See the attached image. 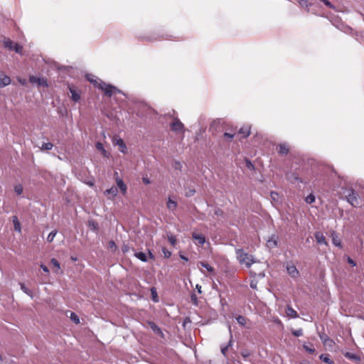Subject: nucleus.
Instances as JSON below:
<instances>
[{
    "label": "nucleus",
    "mask_w": 364,
    "mask_h": 364,
    "mask_svg": "<svg viewBox=\"0 0 364 364\" xmlns=\"http://www.w3.org/2000/svg\"><path fill=\"white\" fill-rule=\"evenodd\" d=\"M53 147V144L51 142L43 143L42 146L40 147L41 150L49 151L51 150Z\"/></svg>",
    "instance_id": "nucleus-27"
},
{
    "label": "nucleus",
    "mask_w": 364,
    "mask_h": 364,
    "mask_svg": "<svg viewBox=\"0 0 364 364\" xmlns=\"http://www.w3.org/2000/svg\"><path fill=\"white\" fill-rule=\"evenodd\" d=\"M196 193V191L194 189H189L188 191L186 192V197H191L193 196Z\"/></svg>",
    "instance_id": "nucleus-47"
},
{
    "label": "nucleus",
    "mask_w": 364,
    "mask_h": 364,
    "mask_svg": "<svg viewBox=\"0 0 364 364\" xmlns=\"http://www.w3.org/2000/svg\"><path fill=\"white\" fill-rule=\"evenodd\" d=\"M147 325L155 334L159 336L162 338H164V333H163L162 330L154 322L148 321Z\"/></svg>",
    "instance_id": "nucleus-8"
},
{
    "label": "nucleus",
    "mask_w": 364,
    "mask_h": 364,
    "mask_svg": "<svg viewBox=\"0 0 364 364\" xmlns=\"http://www.w3.org/2000/svg\"><path fill=\"white\" fill-rule=\"evenodd\" d=\"M191 297L192 301L194 304H196L197 303V296L194 294H193Z\"/></svg>",
    "instance_id": "nucleus-54"
},
{
    "label": "nucleus",
    "mask_w": 364,
    "mask_h": 364,
    "mask_svg": "<svg viewBox=\"0 0 364 364\" xmlns=\"http://www.w3.org/2000/svg\"><path fill=\"white\" fill-rule=\"evenodd\" d=\"M21 50H22V46H21L18 43H14V47H13V50H15V52L17 53H20L21 52Z\"/></svg>",
    "instance_id": "nucleus-41"
},
{
    "label": "nucleus",
    "mask_w": 364,
    "mask_h": 364,
    "mask_svg": "<svg viewBox=\"0 0 364 364\" xmlns=\"http://www.w3.org/2000/svg\"><path fill=\"white\" fill-rule=\"evenodd\" d=\"M236 320L239 324L244 326L246 323V318L243 316H238L236 318Z\"/></svg>",
    "instance_id": "nucleus-35"
},
{
    "label": "nucleus",
    "mask_w": 364,
    "mask_h": 364,
    "mask_svg": "<svg viewBox=\"0 0 364 364\" xmlns=\"http://www.w3.org/2000/svg\"><path fill=\"white\" fill-rule=\"evenodd\" d=\"M270 197L272 200L278 201L279 194L275 191L270 192Z\"/></svg>",
    "instance_id": "nucleus-40"
},
{
    "label": "nucleus",
    "mask_w": 364,
    "mask_h": 364,
    "mask_svg": "<svg viewBox=\"0 0 364 364\" xmlns=\"http://www.w3.org/2000/svg\"><path fill=\"white\" fill-rule=\"evenodd\" d=\"M162 252L164 253V257H166V258H169L171 255V252L170 251H168L167 249H166L165 247H164L162 249Z\"/></svg>",
    "instance_id": "nucleus-45"
},
{
    "label": "nucleus",
    "mask_w": 364,
    "mask_h": 364,
    "mask_svg": "<svg viewBox=\"0 0 364 364\" xmlns=\"http://www.w3.org/2000/svg\"><path fill=\"white\" fill-rule=\"evenodd\" d=\"M150 291H151V299H152L153 301H154L156 303L159 302V297H158L156 289L155 287H151Z\"/></svg>",
    "instance_id": "nucleus-25"
},
{
    "label": "nucleus",
    "mask_w": 364,
    "mask_h": 364,
    "mask_svg": "<svg viewBox=\"0 0 364 364\" xmlns=\"http://www.w3.org/2000/svg\"><path fill=\"white\" fill-rule=\"evenodd\" d=\"M201 288H202V287H201V286H200V285H199V284H197V285H196V289H197L198 292V293H200V294L202 292V291H201Z\"/></svg>",
    "instance_id": "nucleus-58"
},
{
    "label": "nucleus",
    "mask_w": 364,
    "mask_h": 364,
    "mask_svg": "<svg viewBox=\"0 0 364 364\" xmlns=\"http://www.w3.org/2000/svg\"><path fill=\"white\" fill-rule=\"evenodd\" d=\"M287 271L288 274L294 279H296L299 276V270L294 264H288L287 266Z\"/></svg>",
    "instance_id": "nucleus-9"
},
{
    "label": "nucleus",
    "mask_w": 364,
    "mask_h": 364,
    "mask_svg": "<svg viewBox=\"0 0 364 364\" xmlns=\"http://www.w3.org/2000/svg\"><path fill=\"white\" fill-rule=\"evenodd\" d=\"M299 4L301 6L306 7V8H308L309 6H311V4H309L307 0H300Z\"/></svg>",
    "instance_id": "nucleus-44"
},
{
    "label": "nucleus",
    "mask_w": 364,
    "mask_h": 364,
    "mask_svg": "<svg viewBox=\"0 0 364 364\" xmlns=\"http://www.w3.org/2000/svg\"><path fill=\"white\" fill-rule=\"evenodd\" d=\"M41 268L43 269V272H49V269L48 268L43 264H41Z\"/></svg>",
    "instance_id": "nucleus-52"
},
{
    "label": "nucleus",
    "mask_w": 364,
    "mask_h": 364,
    "mask_svg": "<svg viewBox=\"0 0 364 364\" xmlns=\"http://www.w3.org/2000/svg\"><path fill=\"white\" fill-rule=\"evenodd\" d=\"M347 262L349 264H350L352 267H355L356 266V262L353 259H351L350 257H348L347 258Z\"/></svg>",
    "instance_id": "nucleus-49"
},
{
    "label": "nucleus",
    "mask_w": 364,
    "mask_h": 364,
    "mask_svg": "<svg viewBox=\"0 0 364 364\" xmlns=\"http://www.w3.org/2000/svg\"><path fill=\"white\" fill-rule=\"evenodd\" d=\"M117 193H118V188L115 186H112L110 188L107 189L105 191V195L111 196V197L109 198L111 199H114L115 198V196L117 195Z\"/></svg>",
    "instance_id": "nucleus-17"
},
{
    "label": "nucleus",
    "mask_w": 364,
    "mask_h": 364,
    "mask_svg": "<svg viewBox=\"0 0 364 364\" xmlns=\"http://www.w3.org/2000/svg\"><path fill=\"white\" fill-rule=\"evenodd\" d=\"M109 248L112 250V251H115L117 250V245L114 242V241L113 240H110L109 242Z\"/></svg>",
    "instance_id": "nucleus-42"
},
{
    "label": "nucleus",
    "mask_w": 364,
    "mask_h": 364,
    "mask_svg": "<svg viewBox=\"0 0 364 364\" xmlns=\"http://www.w3.org/2000/svg\"><path fill=\"white\" fill-rule=\"evenodd\" d=\"M305 202L308 204H311L315 202V196L313 193H310L309 194L306 198H305Z\"/></svg>",
    "instance_id": "nucleus-30"
},
{
    "label": "nucleus",
    "mask_w": 364,
    "mask_h": 364,
    "mask_svg": "<svg viewBox=\"0 0 364 364\" xmlns=\"http://www.w3.org/2000/svg\"><path fill=\"white\" fill-rule=\"evenodd\" d=\"M303 348L308 353H311V354H313L315 353V349L312 347H309L308 345L306 344H304L303 345Z\"/></svg>",
    "instance_id": "nucleus-39"
},
{
    "label": "nucleus",
    "mask_w": 364,
    "mask_h": 364,
    "mask_svg": "<svg viewBox=\"0 0 364 364\" xmlns=\"http://www.w3.org/2000/svg\"><path fill=\"white\" fill-rule=\"evenodd\" d=\"M277 151L281 155H287L289 153L288 146L286 144H279Z\"/></svg>",
    "instance_id": "nucleus-19"
},
{
    "label": "nucleus",
    "mask_w": 364,
    "mask_h": 364,
    "mask_svg": "<svg viewBox=\"0 0 364 364\" xmlns=\"http://www.w3.org/2000/svg\"><path fill=\"white\" fill-rule=\"evenodd\" d=\"M228 329H229V332H230V340L228 341V343L227 345H221L220 346L221 353L225 357H227V351L228 350V349L230 348H231L232 346V344H233L232 330H231V326L230 325L228 326Z\"/></svg>",
    "instance_id": "nucleus-6"
},
{
    "label": "nucleus",
    "mask_w": 364,
    "mask_h": 364,
    "mask_svg": "<svg viewBox=\"0 0 364 364\" xmlns=\"http://www.w3.org/2000/svg\"><path fill=\"white\" fill-rule=\"evenodd\" d=\"M13 223H14V230L16 231L21 232V225H20L16 216L14 217Z\"/></svg>",
    "instance_id": "nucleus-29"
},
{
    "label": "nucleus",
    "mask_w": 364,
    "mask_h": 364,
    "mask_svg": "<svg viewBox=\"0 0 364 364\" xmlns=\"http://www.w3.org/2000/svg\"><path fill=\"white\" fill-rule=\"evenodd\" d=\"M89 227L95 230H97L98 229V225L95 221H90L89 222Z\"/></svg>",
    "instance_id": "nucleus-43"
},
{
    "label": "nucleus",
    "mask_w": 364,
    "mask_h": 364,
    "mask_svg": "<svg viewBox=\"0 0 364 364\" xmlns=\"http://www.w3.org/2000/svg\"><path fill=\"white\" fill-rule=\"evenodd\" d=\"M167 238L168 242L173 245L175 246L176 244V237L173 234H167Z\"/></svg>",
    "instance_id": "nucleus-31"
},
{
    "label": "nucleus",
    "mask_w": 364,
    "mask_h": 364,
    "mask_svg": "<svg viewBox=\"0 0 364 364\" xmlns=\"http://www.w3.org/2000/svg\"><path fill=\"white\" fill-rule=\"evenodd\" d=\"M286 314L291 318H297L299 315L297 312L290 306H287L286 308Z\"/></svg>",
    "instance_id": "nucleus-18"
},
{
    "label": "nucleus",
    "mask_w": 364,
    "mask_h": 364,
    "mask_svg": "<svg viewBox=\"0 0 364 364\" xmlns=\"http://www.w3.org/2000/svg\"><path fill=\"white\" fill-rule=\"evenodd\" d=\"M279 237L276 235H272L267 241V246L269 248H274L278 245Z\"/></svg>",
    "instance_id": "nucleus-12"
},
{
    "label": "nucleus",
    "mask_w": 364,
    "mask_h": 364,
    "mask_svg": "<svg viewBox=\"0 0 364 364\" xmlns=\"http://www.w3.org/2000/svg\"><path fill=\"white\" fill-rule=\"evenodd\" d=\"M69 90L71 93V99L73 102H77L80 99V92L73 86H69Z\"/></svg>",
    "instance_id": "nucleus-11"
},
{
    "label": "nucleus",
    "mask_w": 364,
    "mask_h": 364,
    "mask_svg": "<svg viewBox=\"0 0 364 364\" xmlns=\"http://www.w3.org/2000/svg\"><path fill=\"white\" fill-rule=\"evenodd\" d=\"M170 126L173 132H180L184 131V125L178 118H175Z\"/></svg>",
    "instance_id": "nucleus-7"
},
{
    "label": "nucleus",
    "mask_w": 364,
    "mask_h": 364,
    "mask_svg": "<svg viewBox=\"0 0 364 364\" xmlns=\"http://www.w3.org/2000/svg\"><path fill=\"white\" fill-rule=\"evenodd\" d=\"M181 167H182L181 164L179 161H176V163H175V168L176 169H180V168H181Z\"/></svg>",
    "instance_id": "nucleus-53"
},
{
    "label": "nucleus",
    "mask_w": 364,
    "mask_h": 364,
    "mask_svg": "<svg viewBox=\"0 0 364 364\" xmlns=\"http://www.w3.org/2000/svg\"><path fill=\"white\" fill-rule=\"evenodd\" d=\"M11 78L4 74H0V88H3L11 83Z\"/></svg>",
    "instance_id": "nucleus-15"
},
{
    "label": "nucleus",
    "mask_w": 364,
    "mask_h": 364,
    "mask_svg": "<svg viewBox=\"0 0 364 364\" xmlns=\"http://www.w3.org/2000/svg\"><path fill=\"white\" fill-rule=\"evenodd\" d=\"M259 275L261 277H264V273H260Z\"/></svg>",
    "instance_id": "nucleus-63"
},
{
    "label": "nucleus",
    "mask_w": 364,
    "mask_h": 364,
    "mask_svg": "<svg viewBox=\"0 0 364 364\" xmlns=\"http://www.w3.org/2000/svg\"><path fill=\"white\" fill-rule=\"evenodd\" d=\"M250 286L252 289H257V282L254 281V280L251 281Z\"/></svg>",
    "instance_id": "nucleus-50"
},
{
    "label": "nucleus",
    "mask_w": 364,
    "mask_h": 364,
    "mask_svg": "<svg viewBox=\"0 0 364 364\" xmlns=\"http://www.w3.org/2000/svg\"><path fill=\"white\" fill-rule=\"evenodd\" d=\"M242 355L244 358H246V357L249 356V353L243 352V353H242Z\"/></svg>",
    "instance_id": "nucleus-61"
},
{
    "label": "nucleus",
    "mask_w": 364,
    "mask_h": 364,
    "mask_svg": "<svg viewBox=\"0 0 364 364\" xmlns=\"http://www.w3.org/2000/svg\"><path fill=\"white\" fill-rule=\"evenodd\" d=\"M318 336L322 342V343L325 346L328 347L329 348H333V347L335 345V342L333 340L330 338L328 336L324 333H319Z\"/></svg>",
    "instance_id": "nucleus-5"
},
{
    "label": "nucleus",
    "mask_w": 364,
    "mask_h": 364,
    "mask_svg": "<svg viewBox=\"0 0 364 364\" xmlns=\"http://www.w3.org/2000/svg\"><path fill=\"white\" fill-rule=\"evenodd\" d=\"M51 264H52L54 267H57L58 269H60V265L59 262H58L56 259H55V258H53V259H51Z\"/></svg>",
    "instance_id": "nucleus-46"
},
{
    "label": "nucleus",
    "mask_w": 364,
    "mask_h": 364,
    "mask_svg": "<svg viewBox=\"0 0 364 364\" xmlns=\"http://www.w3.org/2000/svg\"><path fill=\"white\" fill-rule=\"evenodd\" d=\"M149 257L150 259H155L154 254L150 250H149Z\"/></svg>",
    "instance_id": "nucleus-56"
},
{
    "label": "nucleus",
    "mask_w": 364,
    "mask_h": 364,
    "mask_svg": "<svg viewBox=\"0 0 364 364\" xmlns=\"http://www.w3.org/2000/svg\"><path fill=\"white\" fill-rule=\"evenodd\" d=\"M70 319L76 324H78L80 323L79 316L74 312H71Z\"/></svg>",
    "instance_id": "nucleus-33"
},
{
    "label": "nucleus",
    "mask_w": 364,
    "mask_h": 364,
    "mask_svg": "<svg viewBox=\"0 0 364 364\" xmlns=\"http://www.w3.org/2000/svg\"><path fill=\"white\" fill-rule=\"evenodd\" d=\"M14 191L17 195H21L23 191V186L21 184L16 185Z\"/></svg>",
    "instance_id": "nucleus-37"
},
{
    "label": "nucleus",
    "mask_w": 364,
    "mask_h": 364,
    "mask_svg": "<svg viewBox=\"0 0 364 364\" xmlns=\"http://www.w3.org/2000/svg\"><path fill=\"white\" fill-rule=\"evenodd\" d=\"M57 234V231L56 230H53L51 231L49 235H48L47 237V241L48 242H53V240H54L55 235Z\"/></svg>",
    "instance_id": "nucleus-34"
},
{
    "label": "nucleus",
    "mask_w": 364,
    "mask_h": 364,
    "mask_svg": "<svg viewBox=\"0 0 364 364\" xmlns=\"http://www.w3.org/2000/svg\"><path fill=\"white\" fill-rule=\"evenodd\" d=\"M314 236H315V239L318 244L324 245L326 246L328 245V244L326 240V237L322 232H316Z\"/></svg>",
    "instance_id": "nucleus-13"
},
{
    "label": "nucleus",
    "mask_w": 364,
    "mask_h": 364,
    "mask_svg": "<svg viewBox=\"0 0 364 364\" xmlns=\"http://www.w3.org/2000/svg\"><path fill=\"white\" fill-rule=\"evenodd\" d=\"M192 237L193 240H196L197 242L200 245H204V243L205 242V237L203 234H198L193 232L192 233Z\"/></svg>",
    "instance_id": "nucleus-16"
},
{
    "label": "nucleus",
    "mask_w": 364,
    "mask_h": 364,
    "mask_svg": "<svg viewBox=\"0 0 364 364\" xmlns=\"http://www.w3.org/2000/svg\"><path fill=\"white\" fill-rule=\"evenodd\" d=\"M3 361V358H2V356L0 355V363Z\"/></svg>",
    "instance_id": "nucleus-64"
},
{
    "label": "nucleus",
    "mask_w": 364,
    "mask_h": 364,
    "mask_svg": "<svg viewBox=\"0 0 364 364\" xmlns=\"http://www.w3.org/2000/svg\"><path fill=\"white\" fill-rule=\"evenodd\" d=\"M215 214L217 215H221L223 214V211L220 209H217L215 210Z\"/></svg>",
    "instance_id": "nucleus-55"
},
{
    "label": "nucleus",
    "mask_w": 364,
    "mask_h": 364,
    "mask_svg": "<svg viewBox=\"0 0 364 364\" xmlns=\"http://www.w3.org/2000/svg\"><path fill=\"white\" fill-rule=\"evenodd\" d=\"M331 237L332 238V243L335 246L341 249L343 247V245H342L341 240L339 237L338 234L336 231L333 230L331 232Z\"/></svg>",
    "instance_id": "nucleus-10"
},
{
    "label": "nucleus",
    "mask_w": 364,
    "mask_h": 364,
    "mask_svg": "<svg viewBox=\"0 0 364 364\" xmlns=\"http://www.w3.org/2000/svg\"><path fill=\"white\" fill-rule=\"evenodd\" d=\"M167 208L169 210L173 212L177 208V203L168 198Z\"/></svg>",
    "instance_id": "nucleus-22"
},
{
    "label": "nucleus",
    "mask_w": 364,
    "mask_h": 364,
    "mask_svg": "<svg viewBox=\"0 0 364 364\" xmlns=\"http://www.w3.org/2000/svg\"><path fill=\"white\" fill-rule=\"evenodd\" d=\"M224 137L229 139V140H231L233 136H234V134H231V133H229V132H225L224 134H223Z\"/></svg>",
    "instance_id": "nucleus-48"
},
{
    "label": "nucleus",
    "mask_w": 364,
    "mask_h": 364,
    "mask_svg": "<svg viewBox=\"0 0 364 364\" xmlns=\"http://www.w3.org/2000/svg\"><path fill=\"white\" fill-rule=\"evenodd\" d=\"M246 164L247 168L250 169H254V165L252 164V162L250 160H246Z\"/></svg>",
    "instance_id": "nucleus-51"
},
{
    "label": "nucleus",
    "mask_w": 364,
    "mask_h": 364,
    "mask_svg": "<svg viewBox=\"0 0 364 364\" xmlns=\"http://www.w3.org/2000/svg\"><path fill=\"white\" fill-rule=\"evenodd\" d=\"M4 45L5 48H6L11 50H13V47H14V43L9 38H6L4 41Z\"/></svg>",
    "instance_id": "nucleus-26"
},
{
    "label": "nucleus",
    "mask_w": 364,
    "mask_h": 364,
    "mask_svg": "<svg viewBox=\"0 0 364 364\" xmlns=\"http://www.w3.org/2000/svg\"><path fill=\"white\" fill-rule=\"evenodd\" d=\"M348 202L353 206L356 207L359 205L358 194L353 189L348 191V194L346 196Z\"/></svg>",
    "instance_id": "nucleus-3"
},
{
    "label": "nucleus",
    "mask_w": 364,
    "mask_h": 364,
    "mask_svg": "<svg viewBox=\"0 0 364 364\" xmlns=\"http://www.w3.org/2000/svg\"><path fill=\"white\" fill-rule=\"evenodd\" d=\"M116 183H117V187L120 190L121 193L123 195H125L127 193V188L126 184L124 183L123 180L119 177H117Z\"/></svg>",
    "instance_id": "nucleus-14"
},
{
    "label": "nucleus",
    "mask_w": 364,
    "mask_h": 364,
    "mask_svg": "<svg viewBox=\"0 0 364 364\" xmlns=\"http://www.w3.org/2000/svg\"><path fill=\"white\" fill-rule=\"evenodd\" d=\"M134 256L137 259L141 260V262H147V256L144 252H135Z\"/></svg>",
    "instance_id": "nucleus-23"
},
{
    "label": "nucleus",
    "mask_w": 364,
    "mask_h": 364,
    "mask_svg": "<svg viewBox=\"0 0 364 364\" xmlns=\"http://www.w3.org/2000/svg\"><path fill=\"white\" fill-rule=\"evenodd\" d=\"M198 264L205 268L210 272H213L214 271L213 268L207 262H200Z\"/></svg>",
    "instance_id": "nucleus-32"
},
{
    "label": "nucleus",
    "mask_w": 364,
    "mask_h": 364,
    "mask_svg": "<svg viewBox=\"0 0 364 364\" xmlns=\"http://www.w3.org/2000/svg\"><path fill=\"white\" fill-rule=\"evenodd\" d=\"M237 259L240 264H245L247 268H250L251 265L255 262L254 257L248 253L244 252L242 249H237L236 251Z\"/></svg>",
    "instance_id": "nucleus-2"
},
{
    "label": "nucleus",
    "mask_w": 364,
    "mask_h": 364,
    "mask_svg": "<svg viewBox=\"0 0 364 364\" xmlns=\"http://www.w3.org/2000/svg\"><path fill=\"white\" fill-rule=\"evenodd\" d=\"M180 257H181L183 260H185V261H188V257H186V256H184V255H180Z\"/></svg>",
    "instance_id": "nucleus-60"
},
{
    "label": "nucleus",
    "mask_w": 364,
    "mask_h": 364,
    "mask_svg": "<svg viewBox=\"0 0 364 364\" xmlns=\"http://www.w3.org/2000/svg\"><path fill=\"white\" fill-rule=\"evenodd\" d=\"M143 182L145 184H149L150 183L149 180L148 178H143Z\"/></svg>",
    "instance_id": "nucleus-59"
},
{
    "label": "nucleus",
    "mask_w": 364,
    "mask_h": 364,
    "mask_svg": "<svg viewBox=\"0 0 364 364\" xmlns=\"http://www.w3.org/2000/svg\"><path fill=\"white\" fill-rule=\"evenodd\" d=\"M112 143L114 145L119 146V151L122 154H126L127 152L126 144L122 138L117 136H114Z\"/></svg>",
    "instance_id": "nucleus-4"
},
{
    "label": "nucleus",
    "mask_w": 364,
    "mask_h": 364,
    "mask_svg": "<svg viewBox=\"0 0 364 364\" xmlns=\"http://www.w3.org/2000/svg\"><path fill=\"white\" fill-rule=\"evenodd\" d=\"M71 259L74 262L77 261V258L76 257H71Z\"/></svg>",
    "instance_id": "nucleus-62"
},
{
    "label": "nucleus",
    "mask_w": 364,
    "mask_h": 364,
    "mask_svg": "<svg viewBox=\"0 0 364 364\" xmlns=\"http://www.w3.org/2000/svg\"><path fill=\"white\" fill-rule=\"evenodd\" d=\"M345 356L350 360H360V358L353 353H346Z\"/></svg>",
    "instance_id": "nucleus-36"
},
{
    "label": "nucleus",
    "mask_w": 364,
    "mask_h": 364,
    "mask_svg": "<svg viewBox=\"0 0 364 364\" xmlns=\"http://www.w3.org/2000/svg\"><path fill=\"white\" fill-rule=\"evenodd\" d=\"M291 333L296 336V337H299V336H301L303 335V330L301 328H299V329H296V330H293L291 331Z\"/></svg>",
    "instance_id": "nucleus-38"
},
{
    "label": "nucleus",
    "mask_w": 364,
    "mask_h": 364,
    "mask_svg": "<svg viewBox=\"0 0 364 364\" xmlns=\"http://www.w3.org/2000/svg\"><path fill=\"white\" fill-rule=\"evenodd\" d=\"M239 133L241 134H243V136L247 137L250 134V125H244L242 127L240 130Z\"/></svg>",
    "instance_id": "nucleus-21"
},
{
    "label": "nucleus",
    "mask_w": 364,
    "mask_h": 364,
    "mask_svg": "<svg viewBox=\"0 0 364 364\" xmlns=\"http://www.w3.org/2000/svg\"><path fill=\"white\" fill-rule=\"evenodd\" d=\"M320 359L323 361L324 363H328V364H332L333 362L331 359L329 358L328 355H326V354H321L320 356H319Z\"/></svg>",
    "instance_id": "nucleus-28"
},
{
    "label": "nucleus",
    "mask_w": 364,
    "mask_h": 364,
    "mask_svg": "<svg viewBox=\"0 0 364 364\" xmlns=\"http://www.w3.org/2000/svg\"><path fill=\"white\" fill-rule=\"evenodd\" d=\"M129 250V247L127 245H124L123 247H122V251L124 253L127 252Z\"/></svg>",
    "instance_id": "nucleus-57"
},
{
    "label": "nucleus",
    "mask_w": 364,
    "mask_h": 364,
    "mask_svg": "<svg viewBox=\"0 0 364 364\" xmlns=\"http://www.w3.org/2000/svg\"><path fill=\"white\" fill-rule=\"evenodd\" d=\"M87 80L92 83L95 87L102 90L105 95L108 97H111L114 92L122 93V91L118 90L114 86L106 84L105 82L102 81L100 79L96 77L95 75L92 74L86 75Z\"/></svg>",
    "instance_id": "nucleus-1"
},
{
    "label": "nucleus",
    "mask_w": 364,
    "mask_h": 364,
    "mask_svg": "<svg viewBox=\"0 0 364 364\" xmlns=\"http://www.w3.org/2000/svg\"><path fill=\"white\" fill-rule=\"evenodd\" d=\"M21 289L30 297H33V292L23 283H20Z\"/></svg>",
    "instance_id": "nucleus-24"
},
{
    "label": "nucleus",
    "mask_w": 364,
    "mask_h": 364,
    "mask_svg": "<svg viewBox=\"0 0 364 364\" xmlns=\"http://www.w3.org/2000/svg\"><path fill=\"white\" fill-rule=\"evenodd\" d=\"M96 149L101 152L102 155L105 157H108L109 154L104 148L103 144L101 142H97L95 144Z\"/></svg>",
    "instance_id": "nucleus-20"
}]
</instances>
